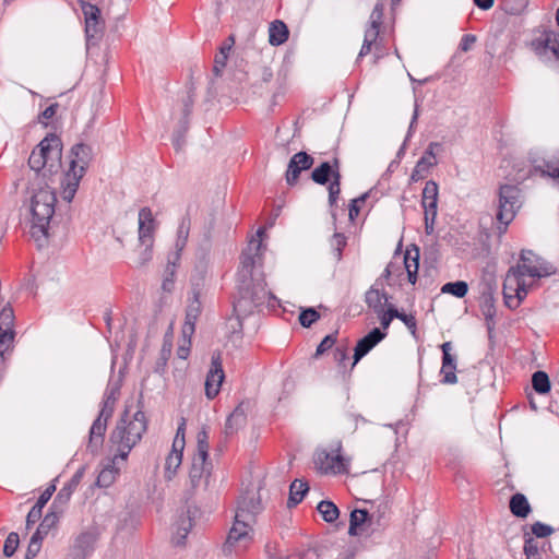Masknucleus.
<instances>
[{
	"instance_id": "52",
	"label": "nucleus",
	"mask_w": 559,
	"mask_h": 559,
	"mask_svg": "<svg viewBox=\"0 0 559 559\" xmlns=\"http://www.w3.org/2000/svg\"><path fill=\"white\" fill-rule=\"evenodd\" d=\"M20 538L17 533L11 532L3 545V555L5 557H12L19 547Z\"/></svg>"
},
{
	"instance_id": "54",
	"label": "nucleus",
	"mask_w": 559,
	"mask_h": 559,
	"mask_svg": "<svg viewBox=\"0 0 559 559\" xmlns=\"http://www.w3.org/2000/svg\"><path fill=\"white\" fill-rule=\"evenodd\" d=\"M331 246L333 247V254L336 261L342 259V252L346 246V238L343 234H334L332 237Z\"/></svg>"
},
{
	"instance_id": "57",
	"label": "nucleus",
	"mask_w": 559,
	"mask_h": 559,
	"mask_svg": "<svg viewBox=\"0 0 559 559\" xmlns=\"http://www.w3.org/2000/svg\"><path fill=\"white\" fill-rule=\"evenodd\" d=\"M531 531L532 534L537 538H545L554 533V528L550 525L539 521L532 524Z\"/></svg>"
},
{
	"instance_id": "21",
	"label": "nucleus",
	"mask_w": 559,
	"mask_h": 559,
	"mask_svg": "<svg viewBox=\"0 0 559 559\" xmlns=\"http://www.w3.org/2000/svg\"><path fill=\"white\" fill-rule=\"evenodd\" d=\"M59 521V515L55 509H50L47 512V514L44 516L41 522L39 523L36 532L33 534L32 537H37L39 542H41L50 532L51 528H53Z\"/></svg>"
},
{
	"instance_id": "41",
	"label": "nucleus",
	"mask_w": 559,
	"mask_h": 559,
	"mask_svg": "<svg viewBox=\"0 0 559 559\" xmlns=\"http://www.w3.org/2000/svg\"><path fill=\"white\" fill-rule=\"evenodd\" d=\"M209 433L205 428L200 430L197 435V454L193 457L207 460L209 457Z\"/></svg>"
},
{
	"instance_id": "59",
	"label": "nucleus",
	"mask_w": 559,
	"mask_h": 559,
	"mask_svg": "<svg viewBox=\"0 0 559 559\" xmlns=\"http://www.w3.org/2000/svg\"><path fill=\"white\" fill-rule=\"evenodd\" d=\"M175 285V263L171 265L168 264L166 267V275L162 283V289L164 292L170 293L174 289Z\"/></svg>"
},
{
	"instance_id": "61",
	"label": "nucleus",
	"mask_w": 559,
	"mask_h": 559,
	"mask_svg": "<svg viewBox=\"0 0 559 559\" xmlns=\"http://www.w3.org/2000/svg\"><path fill=\"white\" fill-rule=\"evenodd\" d=\"M513 283L515 285L513 305H516L518 307L520 302L527 296V286L524 280H519Z\"/></svg>"
},
{
	"instance_id": "17",
	"label": "nucleus",
	"mask_w": 559,
	"mask_h": 559,
	"mask_svg": "<svg viewBox=\"0 0 559 559\" xmlns=\"http://www.w3.org/2000/svg\"><path fill=\"white\" fill-rule=\"evenodd\" d=\"M247 423V414L243 404H239L234 412L227 417L225 423L224 432L226 436L236 433L239 429L245 427Z\"/></svg>"
},
{
	"instance_id": "63",
	"label": "nucleus",
	"mask_w": 559,
	"mask_h": 559,
	"mask_svg": "<svg viewBox=\"0 0 559 559\" xmlns=\"http://www.w3.org/2000/svg\"><path fill=\"white\" fill-rule=\"evenodd\" d=\"M56 491V485L55 484H51L49 485L41 493L40 496L38 497L35 506L40 508V509H44V507L47 504V502L50 500V498L52 497L53 492Z\"/></svg>"
},
{
	"instance_id": "24",
	"label": "nucleus",
	"mask_w": 559,
	"mask_h": 559,
	"mask_svg": "<svg viewBox=\"0 0 559 559\" xmlns=\"http://www.w3.org/2000/svg\"><path fill=\"white\" fill-rule=\"evenodd\" d=\"M537 265L526 269L527 275L531 277H547L557 273V267L540 257L536 258Z\"/></svg>"
},
{
	"instance_id": "53",
	"label": "nucleus",
	"mask_w": 559,
	"mask_h": 559,
	"mask_svg": "<svg viewBox=\"0 0 559 559\" xmlns=\"http://www.w3.org/2000/svg\"><path fill=\"white\" fill-rule=\"evenodd\" d=\"M526 269H532V266L528 264H518L515 266H511L507 273L508 284L523 280V276L527 275Z\"/></svg>"
},
{
	"instance_id": "4",
	"label": "nucleus",
	"mask_w": 559,
	"mask_h": 559,
	"mask_svg": "<svg viewBox=\"0 0 559 559\" xmlns=\"http://www.w3.org/2000/svg\"><path fill=\"white\" fill-rule=\"evenodd\" d=\"M260 495L253 491H246L238 500V507L235 514V522L230 528L224 551H231V547L236 544H243L250 539V523L254 522V518L262 511Z\"/></svg>"
},
{
	"instance_id": "22",
	"label": "nucleus",
	"mask_w": 559,
	"mask_h": 559,
	"mask_svg": "<svg viewBox=\"0 0 559 559\" xmlns=\"http://www.w3.org/2000/svg\"><path fill=\"white\" fill-rule=\"evenodd\" d=\"M309 490V486L306 481L300 479H295L289 486V497L287 501V507L295 508L298 503H300Z\"/></svg>"
},
{
	"instance_id": "42",
	"label": "nucleus",
	"mask_w": 559,
	"mask_h": 559,
	"mask_svg": "<svg viewBox=\"0 0 559 559\" xmlns=\"http://www.w3.org/2000/svg\"><path fill=\"white\" fill-rule=\"evenodd\" d=\"M189 128V120L181 119L178 128L175 130L173 135V145L177 152L181 151L186 144V133Z\"/></svg>"
},
{
	"instance_id": "11",
	"label": "nucleus",
	"mask_w": 559,
	"mask_h": 559,
	"mask_svg": "<svg viewBox=\"0 0 559 559\" xmlns=\"http://www.w3.org/2000/svg\"><path fill=\"white\" fill-rule=\"evenodd\" d=\"M386 333L380 328H373L364 337L358 340L353 355L352 368L365 357L374 346H377L384 337Z\"/></svg>"
},
{
	"instance_id": "35",
	"label": "nucleus",
	"mask_w": 559,
	"mask_h": 559,
	"mask_svg": "<svg viewBox=\"0 0 559 559\" xmlns=\"http://www.w3.org/2000/svg\"><path fill=\"white\" fill-rule=\"evenodd\" d=\"M532 386L538 394H547L551 389L548 374L543 370H537L532 376Z\"/></svg>"
},
{
	"instance_id": "3",
	"label": "nucleus",
	"mask_w": 559,
	"mask_h": 559,
	"mask_svg": "<svg viewBox=\"0 0 559 559\" xmlns=\"http://www.w3.org/2000/svg\"><path fill=\"white\" fill-rule=\"evenodd\" d=\"M139 409L131 416L127 406L115 429L110 433V442L117 445L116 457L126 461L130 451L141 441L147 429V419L142 409V396L138 401Z\"/></svg>"
},
{
	"instance_id": "44",
	"label": "nucleus",
	"mask_w": 559,
	"mask_h": 559,
	"mask_svg": "<svg viewBox=\"0 0 559 559\" xmlns=\"http://www.w3.org/2000/svg\"><path fill=\"white\" fill-rule=\"evenodd\" d=\"M153 245L154 242L140 243L139 252L134 261L138 267L146 265L153 259Z\"/></svg>"
},
{
	"instance_id": "5",
	"label": "nucleus",
	"mask_w": 559,
	"mask_h": 559,
	"mask_svg": "<svg viewBox=\"0 0 559 559\" xmlns=\"http://www.w3.org/2000/svg\"><path fill=\"white\" fill-rule=\"evenodd\" d=\"M70 168L61 181V197L66 202H71L78 191L80 180L84 176L93 159V148L85 143H76L70 150Z\"/></svg>"
},
{
	"instance_id": "27",
	"label": "nucleus",
	"mask_w": 559,
	"mask_h": 559,
	"mask_svg": "<svg viewBox=\"0 0 559 559\" xmlns=\"http://www.w3.org/2000/svg\"><path fill=\"white\" fill-rule=\"evenodd\" d=\"M411 260V249H407L404 255V266L407 272L408 282L412 285H415L417 282V274L419 269V249L414 246V269H412Z\"/></svg>"
},
{
	"instance_id": "51",
	"label": "nucleus",
	"mask_w": 559,
	"mask_h": 559,
	"mask_svg": "<svg viewBox=\"0 0 559 559\" xmlns=\"http://www.w3.org/2000/svg\"><path fill=\"white\" fill-rule=\"evenodd\" d=\"M116 471L111 467L104 468L97 476L96 486L100 488L109 487L115 480Z\"/></svg>"
},
{
	"instance_id": "18",
	"label": "nucleus",
	"mask_w": 559,
	"mask_h": 559,
	"mask_svg": "<svg viewBox=\"0 0 559 559\" xmlns=\"http://www.w3.org/2000/svg\"><path fill=\"white\" fill-rule=\"evenodd\" d=\"M389 300V295L385 290L371 286L365 294V302L374 313L382 312L384 304Z\"/></svg>"
},
{
	"instance_id": "29",
	"label": "nucleus",
	"mask_w": 559,
	"mask_h": 559,
	"mask_svg": "<svg viewBox=\"0 0 559 559\" xmlns=\"http://www.w3.org/2000/svg\"><path fill=\"white\" fill-rule=\"evenodd\" d=\"M95 543V537L90 532L81 533L74 542L73 550L78 551L80 554H84L85 556H88L92 550Z\"/></svg>"
},
{
	"instance_id": "9",
	"label": "nucleus",
	"mask_w": 559,
	"mask_h": 559,
	"mask_svg": "<svg viewBox=\"0 0 559 559\" xmlns=\"http://www.w3.org/2000/svg\"><path fill=\"white\" fill-rule=\"evenodd\" d=\"M225 379V373L222 366V358L219 353H214L211 358V368L205 379V395L207 399L213 400L218 393L222 382Z\"/></svg>"
},
{
	"instance_id": "13",
	"label": "nucleus",
	"mask_w": 559,
	"mask_h": 559,
	"mask_svg": "<svg viewBox=\"0 0 559 559\" xmlns=\"http://www.w3.org/2000/svg\"><path fill=\"white\" fill-rule=\"evenodd\" d=\"M440 147V143L431 142L426 148L424 155L419 158L414 167L411 179L413 181H418L423 179L429 169L436 164V154L435 148Z\"/></svg>"
},
{
	"instance_id": "39",
	"label": "nucleus",
	"mask_w": 559,
	"mask_h": 559,
	"mask_svg": "<svg viewBox=\"0 0 559 559\" xmlns=\"http://www.w3.org/2000/svg\"><path fill=\"white\" fill-rule=\"evenodd\" d=\"M443 294H451L457 298H463L468 292V284L464 281L449 282L441 287Z\"/></svg>"
},
{
	"instance_id": "45",
	"label": "nucleus",
	"mask_w": 559,
	"mask_h": 559,
	"mask_svg": "<svg viewBox=\"0 0 559 559\" xmlns=\"http://www.w3.org/2000/svg\"><path fill=\"white\" fill-rule=\"evenodd\" d=\"M14 310L11 306V304H7L2 307L0 311V330H14Z\"/></svg>"
},
{
	"instance_id": "48",
	"label": "nucleus",
	"mask_w": 559,
	"mask_h": 559,
	"mask_svg": "<svg viewBox=\"0 0 559 559\" xmlns=\"http://www.w3.org/2000/svg\"><path fill=\"white\" fill-rule=\"evenodd\" d=\"M190 230V219L188 217H183L179 224L178 231H177V241H176V248L181 251L188 240Z\"/></svg>"
},
{
	"instance_id": "25",
	"label": "nucleus",
	"mask_w": 559,
	"mask_h": 559,
	"mask_svg": "<svg viewBox=\"0 0 559 559\" xmlns=\"http://www.w3.org/2000/svg\"><path fill=\"white\" fill-rule=\"evenodd\" d=\"M438 185L433 180H428L423 189L421 205H428L430 210L438 209Z\"/></svg>"
},
{
	"instance_id": "62",
	"label": "nucleus",
	"mask_w": 559,
	"mask_h": 559,
	"mask_svg": "<svg viewBox=\"0 0 559 559\" xmlns=\"http://www.w3.org/2000/svg\"><path fill=\"white\" fill-rule=\"evenodd\" d=\"M185 430H186V419L181 418V423L178 425L176 437L173 442L174 450L180 448L183 450L185 448Z\"/></svg>"
},
{
	"instance_id": "16",
	"label": "nucleus",
	"mask_w": 559,
	"mask_h": 559,
	"mask_svg": "<svg viewBox=\"0 0 559 559\" xmlns=\"http://www.w3.org/2000/svg\"><path fill=\"white\" fill-rule=\"evenodd\" d=\"M107 429V421L102 420L100 418H96L90 429V440L87 444V450L91 453H96L99 448L103 445L104 436Z\"/></svg>"
},
{
	"instance_id": "19",
	"label": "nucleus",
	"mask_w": 559,
	"mask_h": 559,
	"mask_svg": "<svg viewBox=\"0 0 559 559\" xmlns=\"http://www.w3.org/2000/svg\"><path fill=\"white\" fill-rule=\"evenodd\" d=\"M509 508L511 513L519 519H526L532 512V508L526 496L521 492H516L511 496Z\"/></svg>"
},
{
	"instance_id": "2",
	"label": "nucleus",
	"mask_w": 559,
	"mask_h": 559,
	"mask_svg": "<svg viewBox=\"0 0 559 559\" xmlns=\"http://www.w3.org/2000/svg\"><path fill=\"white\" fill-rule=\"evenodd\" d=\"M254 257L242 253L241 267L237 273L238 298L235 300V308L240 312L252 311L264 305L267 297L275 298L266 290V283L262 276H255Z\"/></svg>"
},
{
	"instance_id": "37",
	"label": "nucleus",
	"mask_w": 559,
	"mask_h": 559,
	"mask_svg": "<svg viewBox=\"0 0 559 559\" xmlns=\"http://www.w3.org/2000/svg\"><path fill=\"white\" fill-rule=\"evenodd\" d=\"M380 27H381L380 25L368 23V26L365 29L364 40L374 44L376 52H374L373 63H378L379 59L381 58V53L378 51L379 50L378 37L380 34Z\"/></svg>"
},
{
	"instance_id": "60",
	"label": "nucleus",
	"mask_w": 559,
	"mask_h": 559,
	"mask_svg": "<svg viewBox=\"0 0 559 559\" xmlns=\"http://www.w3.org/2000/svg\"><path fill=\"white\" fill-rule=\"evenodd\" d=\"M336 334L337 332H335V334H329L323 337V340L320 342L316 349L314 357H319L323 355L328 349L332 348V346L336 342Z\"/></svg>"
},
{
	"instance_id": "31",
	"label": "nucleus",
	"mask_w": 559,
	"mask_h": 559,
	"mask_svg": "<svg viewBox=\"0 0 559 559\" xmlns=\"http://www.w3.org/2000/svg\"><path fill=\"white\" fill-rule=\"evenodd\" d=\"M206 460L193 457L192 464L189 471V480L192 489H195L203 477L205 471Z\"/></svg>"
},
{
	"instance_id": "23",
	"label": "nucleus",
	"mask_w": 559,
	"mask_h": 559,
	"mask_svg": "<svg viewBox=\"0 0 559 559\" xmlns=\"http://www.w3.org/2000/svg\"><path fill=\"white\" fill-rule=\"evenodd\" d=\"M370 520V514L366 509H355L350 512L348 534L350 536L359 535L358 530Z\"/></svg>"
},
{
	"instance_id": "55",
	"label": "nucleus",
	"mask_w": 559,
	"mask_h": 559,
	"mask_svg": "<svg viewBox=\"0 0 559 559\" xmlns=\"http://www.w3.org/2000/svg\"><path fill=\"white\" fill-rule=\"evenodd\" d=\"M369 197V192L362 193L356 199H353L349 203L348 216L350 221H354L360 212V205L366 202Z\"/></svg>"
},
{
	"instance_id": "34",
	"label": "nucleus",
	"mask_w": 559,
	"mask_h": 559,
	"mask_svg": "<svg viewBox=\"0 0 559 559\" xmlns=\"http://www.w3.org/2000/svg\"><path fill=\"white\" fill-rule=\"evenodd\" d=\"M332 165L329 162H322L311 171L313 182L324 186L331 180Z\"/></svg>"
},
{
	"instance_id": "26",
	"label": "nucleus",
	"mask_w": 559,
	"mask_h": 559,
	"mask_svg": "<svg viewBox=\"0 0 559 559\" xmlns=\"http://www.w3.org/2000/svg\"><path fill=\"white\" fill-rule=\"evenodd\" d=\"M456 371V357H448L442 359L441 366V374H443V379L441 380L444 384H454L457 382V377L455 374Z\"/></svg>"
},
{
	"instance_id": "20",
	"label": "nucleus",
	"mask_w": 559,
	"mask_h": 559,
	"mask_svg": "<svg viewBox=\"0 0 559 559\" xmlns=\"http://www.w3.org/2000/svg\"><path fill=\"white\" fill-rule=\"evenodd\" d=\"M288 36H289V29L283 21L275 20L270 24L269 43L272 46L283 45L288 39Z\"/></svg>"
},
{
	"instance_id": "12",
	"label": "nucleus",
	"mask_w": 559,
	"mask_h": 559,
	"mask_svg": "<svg viewBox=\"0 0 559 559\" xmlns=\"http://www.w3.org/2000/svg\"><path fill=\"white\" fill-rule=\"evenodd\" d=\"M139 242L147 243L154 242V233L156 228V222L153 216L152 210L147 206L142 207L139 211Z\"/></svg>"
},
{
	"instance_id": "43",
	"label": "nucleus",
	"mask_w": 559,
	"mask_h": 559,
	"mask_svg": "<svg viewBox=\"0 0 559 559\" xmlns=\"http://www.w3.org/2000/svg\"><path fill=\"white\" fill-rule=\"evenodd\" d=\"M192 297L189 298V304L187 306L186 312L188 314H192L194 317H200L202 312V302L200 300L201 293L200 288L197 285L192 286L191 289Z\"/></svg>"
},
{
	"instance_id": "33",
	"label": "nucleus",
	"mask_w": 559,
	"mask_h": 559,
	"mask_svg": "<svg viewBox=\"0 0 559 559\" xmlns=\"http://www.w3.org/2000/svg\"><path fill=\"white\" fill-rule=\"evenodd\" d=\"M317 510L322 515L323 520L328 523H333L340 515V510L336 504L330 500H322L319 502Z\"/></svg>"
},
{
	"instance_id": "32",
	"label": "nucleus",
	"mask_w": 559,
	"mask_h": 559,
	"mask_svg": "<svg viewBox=\"0 0 559 559\" xmlns=\"http://www.w3.org/2000/svg\"><path fill=\"white\" fill-rule=\"evenodd\" d=\"M182 451L180 448L176 450H171V452L166 457L165 463V474L168 479H171V477L176 474L178 467L181 464L182 461Z\"/></svg>"
},
{
	"instance_id": "38",
	"label": "nucleus",
	"mask_w": 559,
	"mask_h": 559,
	"mask_svg": "<svg viewBox=\"0 0 559 559\" xmlns=\"http://www.w3.org/2000/svg\"><path fill=\"white\" fill-rule=\"evenodd\" d=\"M545 169L542 166H535V169L540 171L542 176L550 177L559 180V154L549 160H544Z\"/></svg>"
},
{
	"instance_id": "58",
	"label": "nucleus",
	"mask_w": 559,
	"mask_h": 559,
	"mask_svg": "<svg viewBox=\"0 0 559 559\" xmlns=\"http://www.w3.org/2000/svg\"><path fill=\"white\" fill-rule=\"evenodd\" d=\"M170 353H171V346L167 345L165 343L163 345V347H162L160 356H159L158 360L156 361L155 372H157V373H163L164 372L165 367L167 365V360H168V358L170 356Z\"/></svg>"
},
{
	"instance_id": "47",
	"label": "nucleus",
	"mask_w": 559,
	"mask_h": 559,
	"mask_svg": "<svg viewBox=\"0 0 559 559\" xmlns=\"http://www.w3.org/2000/svg\"><path fill=\"white\" fill-rule=\"evenodd\" d=\"M252 312H253V310L248 311V312H240L234 307L235 317H230L227 321V328H228L229 332L233 334L241 333L242 332V319L246 318L247 316L251 314Z\"/></svg>"
},
{
	"instance_id": "56",
	"label": "nucleus",
	"mask_w": 559,
	"mask_h": 559,
	"mask_svg": "<svg viewBox=\"0 0 559 559\" xmlns=\"http://www.w3.org/2000/svg\"><path fill=\"white\" fill-rule=\"evenodd\" d=\"M514 288H515L514 283H509L508 284V274H507L506 278H504V282H503L502 293H503L504 304L510 309L516 308V305H513V301H514V295H513Z\"/></svg>"
},
{
	"instance_id": "64",
	"label": "nucleus",
	"mask_w": 559,
	"mask_h": 559,
	"mask_svg": "<svg viewBox=\"0 0 559 559\" xmlns=\"http://www.w3.org/2000/svg\"><path fill=\"white\" fill-rule=\"evenodd\" d=\"M41 548V542H39L37 539V537H31V540H29V544H28V547H27V550H26V554H25V559H34L37 554L39 552Z\"/></svg>"
},
{
	"instance_id": "30",
	"label": "nucleus",
	"mask_w": 559,
	"mask_h": 559,
	"mask_svg": "<svg viewBox=\"0 0 559 559\" xmlns=\"http://www.w3.org/2000/svg\"><path fill=\"white\" fill-rule=\"evenodd\" d=\"M555 36V32L551 29H544L543 37L533 39L531 43L532 49L539 57H543L548 51L549 44L552 43V37Z\"/></svg>"
},
{
	"instance_id": "28",
	"label": "nucleus",
	"mask_w": 559,
	"mask_h": 559,
	"mask_svg": "<svg viewBox=\"0 0 559 559\" xmlns=\"http://www.w3.org/2000/svg\"><path fill=\"white\" fill-rule=\"evenodd\" d=\"M105 23L102 22H87L85 24V36L87 47L97 45L104 34Z\"/></svg>"
},
{
	"instance_id": "40",
	"label": "nucleus",
	"mask_w": 559,
	"mask_h": 559,
	"mask_svg": "<svg viewBox=\"0 0 559 559\" xmlns=\"http://www.w3.org/2000/svg\"><path fill=\"white\" fill-rule=\"evenodd\" d=\"M80 7L84 15L85 24H87V22L94 23L103 21L102 12L97 5L81 0Z\"/></svg>"
},
{
	"instance_id": "36",
	"label": "nucleus",
	"mask_w": 559,
	"mask_h": 559,
	"mask_svg": "<svg viewBox=\"0 0 559 559\" xmlns=\"http://www.w3.org/2000/svg\"><path fill=\"white\" fill-rule=\"evenodd\" d=\"M523 550L526 559H542V552L544 548L540 547L539 542L536 540L533 536L525 534Z\"/></svg>"
},
{
	"instance_id": "49",
	"label": "nucleus",
	"mask_w": 559,
	"mask_h": 559,
	"mask_svg": "<svg viewBox=\"0 0 559 559\" xmlns=\"http://www.w3.org/2000/svg\"><path fill=\"white\" fill-rule=\"evenodd\" d=\"M198 319H199L198 317L188 314L186 312V318H185V322H183L181 332H182L183 341L187 342L189 345H191V337L194 334L195 323H197Z\"/></svg>"
},
{
	"instance_id": "1",
	"label": "nucleus",
	"mask_w": 559,
	"mask_h": 559,
	"mask_svg": "<svg viewBox=\"0 0 559 559\" xmlns=\"http://www.w3.org/2000/svg\"><path fill=\"white\" fill-rule=\"evenodd\" d=\"M62 142L53 134H47L32 151L28 166L34 173L29 178L28 189L32 193V237L46 241L49 237L50 222L55 214L57 197L51 183L62 166Z\"/></svg>"
},
{
	"instance_id": "50",
	"label": "nucleus",
	"mask_w": 559,
	"mask_h": 559,
	"mask_svg": "<svg viewBox=\"0 0 559 559\" xmlns=\"http://www.w3.org/2000/svg\"><path fill=\"white\" fill-rule=\"evenodd\" d=\"M14 337V330H0V357H3L4 353L12 347Z\"/></svg>"
},
{
	"instance_id": "8",
	"label": "nucleus",
	"mask_w": 559,
	"mask_h": 559,
	"mask_svg": "<svg viewBox=\"0 0 559 559\" xmlns=\"http://www.w3.org/2000/svg\"><path fill=\"white\" fill-rule=\"evenodd\" d=\"M342 444L338 443L335 453L326 450H317L313 462L321 474H342L347 472L348 461L341 454Z\"/></svg>"
},
{
	"instance_id": "14",
	"label": "nucleus",
	"mask_w": 559,
	"mask_h": 559,
	"mask_svg": "<svg viewBox=\"0 0 559 559\" xmlns=\"http://www.w3.org/2000/svg\"><path fill=\"white\" fill-rule=\"evenodd\" d=\"M84 474L85 466H81L71 477V479L59 490L52 504L50 506V509H56L58 504L64 506L70 501L72 493L80 485Z\"/></svg>"
},
{
	"instance_id": "15",
	"label": "nucleus",
	"mask_w": 559,
	"mask_h": 559,
	"mask_svg": "<svg viewBox=\"0 0 559 559\" xmlns=\"http://www.w3.org/2000/svg\"><path fill=\"white\" fill-rule=\"evenodd\" d=\"M192 519L190 515V510H187V512H183L179 515L177 522H176V531L173 535V543L176 546H185L186 538L189 534V532L192 528Z\"/></svg>"
},
{
	"instance_id": "46",
	"label": "nucleus",
	"mask_w": 559,
	"mask_h": 559,
	"mask_svg": "<svg viewBox=\"0 0 559 559\" xmlns=\"http://www.w3.org/2000/svg\"><path fill=\"white\" fill-rule=\"evenodd\" d=\"M320 319V313L313 307L302 308L298 320L301 326L310 328Z\"/></svg>"
},
{
	"instance_id": "6",
	"label": "nucleus",
	"mask_w": 559,
	"mask_h": 559,
	"mask_svg": "<svg viewBox=\"0 0 559 559\" xmlns=\"http://www.w3.org/2000/svg\"><path fill=\"white\" fill-rule=\"evenodd\" d=\"M521 190L514 185H501L498 191V209L496 219L498 222V236L506 234L508 226L514 219L521 207Z\"/></svg>"
},
{
	"instance_id": "7",
	"label": "nucleus",
	"mask_w": 559,
	"mask_h": 559,
	"mask_svg": "<svg viewBox=\"0 0 559 559\" xmlns=\"http://www.w3.org/2000/svg\"><path fill=\"white\" fill-rule=\"evenodd\" d=\"M497 290V282L493 276H485L479 283V302L480 310L485 317L488 331L491 332L493 329V319L496 316V298L495 294Z\"/></svg>"
},
{
	"instance_id": "10",
	"label": "nucleus",
	"mask_w": 559,
	"mask_h": 559,
	"mask_svg": "<svg viewBox=\"0 0 559 559\" xmlns=\"http://www.w3.org/2000/svg\"><path fill=\"white\" fill-rule=\"evenodd\" d=\"M313 163L314 158L307 152L300 151L294 154L287 165L285 174L286 183L290 187L297 185L300 174L310 169Z\"/></svg>"
}]
</instances>
